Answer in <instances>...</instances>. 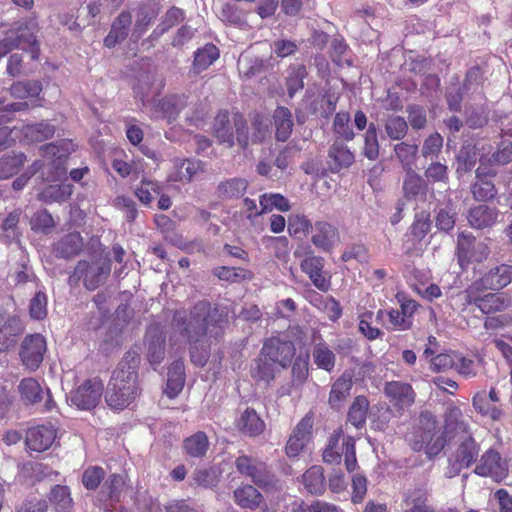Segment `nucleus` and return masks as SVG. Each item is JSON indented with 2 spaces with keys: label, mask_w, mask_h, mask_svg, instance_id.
I'll return each mask as SVG.
<instances>
[{
  "label": "nucleus",
  "mask_w": 512,
  "mask_h": 512,
  "mask_svg": "<svg viewBox=\"0 0 512 512\" xmlns=\"http://www.w3.org/2000/svg\"><path fill=\"white\" fill-rule=\"evenodd\" d=\"M173 322L176 330L191 344V361L202 367L209 356L208 341L220 334L227 319L222 318L217 308H211L208 302L203 301L197 303L189 315L185 311H177Z\"/></svg>",
  "instance_id": "f257e3e1"
},
{
  "label": "nucleus",
  "mask_w": 512,
  "mask_h": 512,
  "mask_svg": "<svg viewBox=\"0 0 512 512\" xmlns=\"http://www.w3.org/2000/svg\"><path fill=\"white\" fill-rule=\"evenodd\" d=\"M140 360L138 350H129L113 372L105 396L108 406L112 409L123 410L137 397V371Z\"/></svg>",
  "instance_id": "f03ea898"
},
{
  "label": "nucleus",
  "mask_w": 512,
  "mask_h": 512,
  "mask_svg": "<svg viewBox=\"0 0 512 512\" xmlns=\"http://www.w3.org/2000/svg\"><path fill=\"white\" fill-rule=\"evenodd\" d=\"M485 142L478 141L474 145L466 143L458 153V170H470L477 162L481 165L476 170L477 181L472 187V193L475 199L486 201L496 195V190L491 178L495 175V171L484 165L486 151Z\"/></svg>",
  "instance_id": "7ed1b4c3"
},
{
  "label": "nucleus",
  "mask_w": 512,
  "mask_h": 512,
  "mask_svg": "<svg viewBox=\"0 0 512 512\" xmlns=\"http://www.w3.org/2000/svg\"><path fill=\"white\" fill-rule=\"evenodd\" d=\"M405 441L412 450L423 451L429 458L438 455L446 445L445 433L430 412H422L414 420L405 435Z\"/></svg>",
  "instance_id": "20e7f679"
},
{
  "label": "nucleus",
  "mask_w": 512,
  "mask_h": 512,
  "mask_svg": "<svg viewBox=\"0 0 512 512\" xmlns=\"http://www.w3.org/2000/svg\"><path fill=\"white\" fill-rule=\"evenodd\" d=\"M447 433L461 434L459 446L455 452V460L464 467H469L479 454V446L468 431V424L464 421L460 408L451 406L447 409L445 418Z\"/></svg>",
  "instance_id": "39448f33"
},
{
  "label": "nucleus",
  "mask_w": 512,
  "mask_h": 512,
  "mask_svg": "<svg viewBox=\"0 0 512 512\" xmlns=\"http://www.w3.org/2000/svg\"><path fill=\"white\" fill-rule=\"evenodd\" d=\"M37 31L38 24L35 19L30 18L14 23L6 37L0 41V59L14 48L30 49L31 57L36 59L39 52L36 40Z\"/></svg>",
  "instance_id": "423d86ee"
},
{
  "label": "nucleus",
  "mask_w": 512,
  "mask_h": 512,
  "mask_svg": "<svg viewBox=\"0 0 512 512\" xmlns=\"http://www.w3.org/2000/svg\"><path fill=\"white\" fill-rule=\"evenodd\" d=\"M45 155L54 156L55 159L48 161L47 163L40 165L38 162H35L29 171L24 172L22 175L17 177L13 183L12 187L14 190H21L25 187L30 177L40 168L43 167V175H45L46 180L50 182H57L66 179V159L63 154L57 155L56 146L54 144H49L45 146Z\"/></svg>",
  "instance_id": "0eeeda50"
},
{
  "label": "nucleus",
  "mask_w": 512,
  "mask_h": 512,
  "mask_svg": "<svg viewBox=\"0 0 512 512\" xmlns=\"http://www.w3.org/2000/svg\"><path fill=\"white\" fill-rule=\"evenodd\" d=\"M344 456L346 469L351 472L357 466L355 440L353 437H342V430H335L330 436L323 452V460L329 464H339Z\"/></svg>",
  "instance_id": "6e6552de"
},
{
  "label": "nucleus",
  "mask_w": 512,
  "mask_h": 512,
  "mask_svg": "<svg viewBox=\"0 0 512 512\" xmlns=\"http://www.w3.org/2000/svg\"><path fill=\"white\" fill-rule=\"evenodd\" d=\"M488 255L489 248L484 241H477L471 233L462 232L458 235L456 256L462 269L483 262Z\"/></svg>",
  "instance_id": "1a4fd4ad"
},
{
  "label": "nucleus",
  "mask_w": 512,
  "mask_h": 512,
  "mask_svg": "<svg viewBox=\"0 0 512 512\" xmlns=\"http://www.w3.org/2000/svg\"><path fill=\"white\" fill-rule=\"evenodd\" d=\"M103 390L104 384L100 379H88L72 390L67 400L78 409L91 410L101 401Z\"/></svg>",
  "instance_id": "9d476101"
},
{
  "label": "nucleus",
  "mask_w": 512,
  "mask_h": 512,
  "mask_svg": "<svg viewBox=\"0 0 512 512\" xmlns=\"http://www.w3.org/2000/svg\"><path fill=\"white\" fill-rule=\"evenodd\" d=\"M47 351V343L41 334L27 335L19 349V357L22 365L29 371H36Z\"/></svg>",
  "instance_id": "9b49d317"
},
{
  "label": "nucleus",
  "mask_w": 512,
  "mask_h": 512,
  "mask_svg": "<svg viewBox=\"0 0 512 512\" xmlns=\"http://www.w3.org/2000/svg\"><path fill=\"white\" fill-rule=\"evenodd\" d=\"M110 270V263L105 260L94 262L92 264H89L86 261H80L77 264L73 275L70 277V281H73L75 278H83L85 287L89 290H95L105 281Z\"/></svg>",
  "instance_id": "f8f14e48"
},
{
  "label": "nucleus",
  "mask_w": 512,
  "mask_h": 512,
  "mask_svg": "<svg viewBox=\"0 0 512 512\" xmlns=\"http://www.w3.org/2000/svg\"><path fill=\"white\" fill-rule=\"evenodd\" d=\"M474 472L479 476L490 477L499 482L507 476L508 468L506 463L502 461L500 454L493 449H489L477 462Z\"/></svg>",
  "instance_id": "ddd939ff"
},
{
  "label": "nucleus",
  "mask_w": 512,
  "mask_h": 512,
  "mask_svg": "<svg viewBox=\"0 0 512 512\" xmlns=\"http://www.w3.org/2000/svg\"><path fill=\"white\" fill-rule=\"evenodd\" d=\"M261 352L282 368H287L295 355V346L291 341L270 338L264 343Z\"/></svg>",
  "instance_id": "4468645a"
},
{
  "label": "nucleus",
  "mask_w": 512,
  "mask_h": 512,
  "mask_svg": "<svg viewBox=\"0 0 512 512\" xmlns=\"http://www.w3.org/2000/svg\"><path fill=\"white\" fill-rule=\"evenodd\" d=\"M57 437V430L54 425L42 424L30 428L26 435V445L32 451L43 452L48 450Z\"/></svg>",
  "instance_id": "2eb2a0df"
},
{
  "label": "nucleus",
  "mask_w": 512,
  "mask_h": 512,
  "mask_svg": "<svg viewBox=\"0 0 512 512\" xmlns=\"http://www.w3.org/2000/svg\"><path fill=\"white\" fill-rule=\"evenodd\" d=\"M235 465L241 474L250 477L256 485L267 487L271 483L266 465L263 462L248 456H240L236 459Z\"/></svg>",
  "instance_id": "dca6fc26"
},
{
  "label": "nucleus",
  "mask_w": 512,
  "mask_h": 512,
  "mask_svg": "<svg viewBox=\"0 0 512 512\" xmlns=\"http://www.w3.org/2000/svg\"><path fill=\"white\" fill-rule=\"evenodd\" d=\"M384 393L389 401L399 409L411 406L415 401V393L411 385L400 381L387 382Z\"/></svg>",
  "instance_id": "f3484780"
},
{
  "label": "nucleus",
  "mask_w": 512,
  "mask_h": 512,
  "mask_svg": "<svg viewBox=\"0 0 512 512\" xmlns=\"http://www.w3.org/2000/svg\"><path fill=\"white\" fill-rule=\"evenodd\" d=\"M312 243L323 251L332 250L340 241L338 230L327 222H316L312 228Z\"/></svg>",
  "instance_id": "a211bd4d"
},
{
  "label": "nucleus",
  "mask_w": 512,
  "mask_h": 512,
  "mask_svg": "<svg viewBox=\"0 0 512 512\" xmlns=\"http://www.w3.org/2000/svg\"><path fill=\"white\" fill-rule=\"evenodd\" d=\"M499 216V210L494 206L480 204L470 209L467 220L475 229H484L493 226Z\"/></svg>",
  "instance_id": "6ab92c4d"
},
{
  "label": "nucleus",
  "mask_w": 512,
  "mask_h": 512,
  "mask_svg": "<svg viewBox=\"0 0 512 512\" xmlns=\"http://www.w3.org/2000/svg\"><path fill=\"white\" fill-rule=\"evenodd\" d=\"M164 341L158 327H149L146 333L147 360L153 367L158 366L164 359Z\"/></svg>",
  "instance_id": "aec40b11"
},
{
  "label": "nucleus",
  "mask_w": 512,
  "mask_h": 512,
  "mask_svg": "<svg viewBox=\"0 0 512 512\" xmlns=\"http://www.w3.org/2000/svg\"><path fill=\"white\" fill-rule=\"evenodd\" d=\"M203 171L204 165L199 160H176L174 170L169 174V180L189 182Z\"/></svg>",
  "instance_id": "412c9836"
},
{
  "label": "nucleus",
  "mask_w": 512,
  "mask_h": 512,
  "mask_svg": "<svg viewBox=\"0 0 512 512\" xmlns=\"http://www.w3.org/2000/svg\"><path fill=\"white\" fill-rule=\"evenodd\" d=\"M186 105L184 95H173L163 98L156 106L155 117L166 119L169 123L176 119Z\"/></svg>",
  "instance_id": "4be33fe9"
},
{
  "label": "nucleus",
  "mask_w": 512,
  "mask_h": 512,
  "mask_svg": "<svg viewBox=\"0 0 512 512\" xmlns=\"http://www.w3.org/2000/svg\"><path fill=\"white\" fill-rule=\"evenodd\" d=\"M486 289L498 290L512 282V266L502 264L496 266L482 278Z\"/></svg>",
  "instance_id": "5701e85b"
},
{
  "label": "nucleus",
  "mask_w": 512,
  "mask_h": 512,
  "mask_svg": "<svg viewBox=\"0 0 512 512\" xmlns=\"http://www.w3.org/2000/svg\"><path fill=\"white\" fill-rule=\"evenodd\" d=\"M283 369L280 364L267 358L260 352L259 358L255 361L254 366L251 368V375L253 378L269 383L272 381L276 374Z\"/></svg>",
  "instance_id": "b1692460"
},
{
  "label": "nucleus",
  "mask_w": 512,
  "mask_h": 512,
  "mask_svg": "<svg viewBox=\"0 0 512 512\" xmlns=\"http://www.w3.org/2000/svg\"><path fill=\"white\" fill-rule=\"evenodd\" d=\"M185 382L184 363L177 360L168 369L165 393L169 398L176 397L183 389Z\"/></svg>",
  "instance_id": "393cba45"
},
{
  "label": "nucleus",
  "mask_w": 512,
  "mask_h": 512,
  "mask_svg": "<svg viewBox=\"0 0 512 512\" xmlns=\"http://www.w3.org/2000/svg\"><path fill=\"white\" fill-rule=\"evenodd\" d=\"M237 427L249 436H256L264 431L265 423L255 410L246 409L237 420Z\"/></svg>",
  "instance_id": "a878e982"
},
{
  "label": "nucleus",
  "mask_w": 512,
  "mask_h": 512,
  "mask_svg": "<svg viewBox=\"0 0 512 512\" xmlns=\"http://www.w3.org/2000/svg\"><path fill=\"white\" fill-rule=\"evenodd\" d=\"M353 385L352 375L343 373L332 385L329 395V403L332 407L338 408L347 398Z\"/></svg>",
  "instance_id": "bb28decb"
},
{
  "label": "nucleus",
  "mask_w": 512,
  "mask_h": 512,
  "mask_svg": "<svg viewBox=\"0 0 512 512\" xmlns=\"http://www.w3.org/2000/svg\"><path fill=\"white\" fill-rule=\"evenodd\" d=\"M426 502L427 491L423 488H415L405 495L403 512H433V508Z\"/></svg>",
  "instance_id": "cd10ccee"
},
{
  "label": "nucleus",
  "mask_w": 512,
  "mask_h": 512,
  "mask_svg": "<svg viewBox=\"0 0 512 512\" xmlns=\"http://www.w3.org/2000/svg\"><path fill=\"white\" fill-rule=\"evenodd\" d=\"M234 500L241 508L256 509L261 501V493L251 485H243L235 489Z\"/></svg>",
  "instance_id": "c85d7f7f"
},
{
  "label": "nucleus",
  "mask_w": 512,
  "mask_h": 512,
  "mask_svg": "<svg viewBox=\"0 0 512 512\" xmlns=\"http://www.w3.org/2000/svg\"><path fill=\"white\" fill-rule=\"evenodd\" d=\"M302 483L307 492L311 494H321L326 487L323 468L321 466H312L302 476Z\"/></svg>",
  "instance_id": "c756f323"
},
{
  "label": "nucleus",
  "mask_w": 512,
  "mask_h": 512,
  "mask_svg": "<svg viewBox=\"0 0 512 512\" xmlns=\"http://www.w3.org/2000/svg\"><path fill=\"white\" fill-rule=\"evenodd\" d=\"M273 119L276 128V138L279 141H286L293 128L291 112L285 107H278L274 112Z\"/></svg>",
  "instance_id": "7c9ffc66"
},
{
  "label": "nucleus",
  "mask_w": 512,
  "mask_h": 512,
  "mask_svg": "<svg viewBox=\"0 0 512 512\" xmlns=\"http://www.w3.org/2000/svg\"><path fill=\"white\" fill-rule=\"evenodd\" d=\"M260 212L267 213L273 210L287 212L291 209L289 200L279 193H264L259 197Z\"/></svg>",
  "instance_id": "2f4dec72"
},
{
  "label": "nucleus",
  "mask_w": 512,
  "mask_h": 512,
  "mask_svg": "<svg viewBox=\"0 0 512 512\" xmlns=\"http://www.w3.org/2000/svg\"><path fill=\"white\" fill-rule=\"evenodd\" d=\"M376 319L383 322L389 329L393 330H407L411 327V320L405 318L399 310H379Z\"/></svg>",
  "instance_id": "473e14b6"
},
{
  "label": "nucleus",
  "mask_w": 512,
  "mask_h": 512,
  "mask_svg": "<svg viewBox=\"0 0 512 512\" xmlns=\"http://www.w3.org/2000/svg\"><path fill=\"white\" fill-rule=\"evenodd\" d=\"M21 399L29 404L39 402L42 399L43 389L39 382L31 377L24 378L18 385Z\"/></svg>",
  "instance_id": "72a5a7b5"
},
{
  "label": "nucleus",
  "mask_w": 512,
  "mask_h": 512,
  "mask_svg": "<svg viewBox=\"0 0 512 512\" xmlns=\"http://www.w3.org/2000/svg\"><path fill=\"white\" fill-rule=\"evenodd\" d=\"M25 156L23 153H13L3 156L0 159V180H5L20 170L24 165Z\"/></svg>",
  "instance_id": "f704fd0d"
},
{
  "label": "nucleus",
  "mask_w": 512,
  "mask_h": 512,
  "mask_svg": "<svg viewBox=\"0 0 512 512\" xmlns=\"http://www.w3.org/2000/svg\"><path fill=\"white\" fill-rule=\"evenodd\" d=\"M473 406L478 413L491 420H498L502 415L501 409L489 401L485 391L475 394L473 397Z\"/></svg>",
  "instance_id": "c9c22d12"
},
{
  "label": "nucleus",
  "mask_w": 512,
  "mask_h": 512,
  "mask_svg": "<svg viewBox=\"0 0 512 512\" xmlns=\"http://www.w3.org/2000/svg\"><path fill=\"white\" fill-rule=\"evenodd\" d=\"M482 287H485L482 280L480 282H475L464 291L463 296L468 304L475 303L482 311H485V303H494L499 299V297L490 293L482 297L480 294Z\"/></svg>",
  "instance_id": "e433bc0d"
},
{
  "label": "nucleus",
  "mask_w": 512,
  "mask_h": 512,
  "mask_svg": "<svg viewBox=\"0 0 512 512\" xmlns=\"http://www.w3.org/2000/svg\"><path fill=\"white\" fill-rule=\"evenodd\" d=\"M214 135L220 143L231 147L234 144L233 128L230 126L228 114H219L214 121Z\"/></svg>",
  "instance_id": "4c0bfd02"
},
{
  "label": "nucleus",
  "mask_w": 512,
  "mask_h": 512,
  "mask_svg": "<svg viewBox=\"0 0 512 512\" xmlns=\"http://www.w3.org/2000/svg\"><path fill=\"white\" fill-rule=\"evenodd\" d=\"M368 408L369 402L366 397H356L349 409L348 421L356 428L362 427L366 422Z\"/></svg>",
  "instance_id": "58836bf2"
},
{
  "label": "nucleus",
  "mask_w": 512,
  "mask_h": 512,
  "mask_svg": "<svg viewBox=\"0 0 512 512\" xmlns=\"http://www.w3.org/2000/svg\"><path fill=\"white\" fill-rule=\"evenodd\" d=\"M209 441L205 433L197 432L184 441V449L191 457H202L206 454Z\"/></svg>",
  "instance_id": "ea45409f"
},
{
  "label": "nucleus",
  "mask_w": 512,
  "mask_h": 512,
  "mask_svg": "<svg viewBox=\"0 0 512 512\" xmlns=\"http://www.w3.org/2000/svg\"><path fill=\"white\" fill-rule=\"evenodd\" d=\"M219 57V50L215 45L208 44L195 53L194 70L197 73L207 69Z\"/></svg>",
  "instance_id": "a19ab883"
},
{
  "label": "nucleus",
  "mask_w": 512,
  "mask_h": 512,
  "mask_svg": "<svg viewBox=\"0 0 512 512\" xmlns=\"http://www.w3.org/2000/svg\"><path fill=\"white\" fill-rule=\"evenodd\" d=\"M82 247V238L78 233H70L56 244V254L68 258L79 252Z\"/></svg>",
  "instance_id": "79ce46f5"
},
{
  "label": "nucleus",
  "mask_w": 512,
  "mask_h": 512,
  "mask_svg": "<svg viewBox=\"0 0 512 512\" xmlns=\"http://www.w3.org/2000/svg\"><path fill=\"white\" fill-rule=\"evenodd\" d=\"M71 194V184H51L41 192V198L45 202H60L68 199L71 196Z\"/></svg>",
  "instance_id": "37998d69"
},
{
  "label": "nucleus",
  "mask_w": 512,
  "mask_h": 512,
  "mask_svg": "<svg viewBox=\"0 0 512 512\" xmlns=\"http://www.w3.org/2000/svg\"><path fill=\"white\" fill-rule=\"evenodd\" d=\"M313 359L318 368L328 372L335 366V354L326 344H317L314 347Z\"/></svg>",
  "instance_id": "c03bdc74"
},
{
  "label": "nucleus",
  "mask_w": 512,
  "mask_h": 512,
  "mask_svg": "<svg viewBox=\"0 0 512 512\" xmlns=\"http://www.w3.org/2000/svg\"><path fill=\"white\" fill-rule=\"evenodd\" d=\"M41 90L39 81H18L11 86L10 93L14 98L25 99L38 96Z\"/></svg>",
  "instance_id": "a18cd8bd"
},
{
  "label": "nucleus",
  "mask_w": 512,
  "mask_h": 512,
  "mask_svg": "<svg viewBox=\"0 0 512 512\" xmlns=\"http://www.w3.org/2000/svg\"><path fill=\"white\" fill-rule=\"evenodd\" d=\"M403 189L408 198H416L422 196L424 193L425 187L423 180L412 168H408L406 171Z\"/></svg>",
  "instance_id": "49530a36"
},
{
  "label": "nucleus",
  "mask_w": 512,
  "mask_h": 512,
  "mask_svg": "<svg viewBox=\"0 0 512 512\" xmlns=\"http://www.w3.org/2000/svg\"><path fill=\"white\" fill-rule=\"evenodd\" d=\"M248 183L246 180L241 178H233L221 182L218 186V191L220 195L227 198H234L242 196L246 189Z\"/></svg>",
  "instance_id": "de8ad7c7"
},
{
  "label": "nucleus",
  "mask_w": 512,
  "mask_h": 512,
  "mask_svg": "<svg viewBox=\"0 0 512 512\" xmlns=\"http://www.w3.org/2000/svg\"><path fill=\"white\" fill-rule=\"evenodd\" d=\"M160 193L161 190L158 183L145 179L141 181L140 185L135 191V195L144 205L150 204L154 197L160 195Z\"/></svg>",
  "instance_id": "09e8293b"
},
{
  "label": "nucleus",
  "mask_w": 512,
  "mask_h": 512,
  "mask_svg": "<svg viewBox=\"0 0 512 512\" xmlns=\"http://www.w3.org/2000/svg\"><path fill=\"white\" fill-rule=\"evenodd\" d=\"M287 227L291 236L306 235L313 228L309 219L299 213L289 216Z\"/></svg>",
  "instance_id": "8fccbe9b"
},
{
  "label": "nucleus",
  "mask_w": 512,
  "mask_h": 512,
  "mask_svg": "<svg viewBox=\"0 0 512 512\" xmlns=\"http://www.w3.org/2000/svg\"><path fill=\"white\" fill-rule=\"evenodd\" d=\"M363 153L370 160H375L379 155L377 130L374 124H370L365 133Z\"/></svg>",
  "instance_id": "3c124183"
},
{
  "label": "nucleus",
  "mask_w": 512,
  "mask_h": 512,
  "mask_svg": "<svg viewBox=\"0 0 512 512\" xmlns=\"http://www.w3.org/2000/svg\"><path fill=\"white\" fill-rule=\"evenodd\" d=\"M407 129L405 119L399 116H391L385 123L386 133L393 140L402 139L406 135Z\"/></svg>",
  "instance_id": "603ef678"
},
{
  "label": "nucleus",
  "mask_w": 512,
  "mask_h": 512,
  "mask_svg": "<svg viewBox=\"0 0 512 512\" xmlns=\"http://www.w3.org/2000/svg\"><path fill=\"white\" fill-rule=\"evenodd\" d=\"M330 158L334 159L337 168L348 167L354 162V155L342 144L335 143L329 151Z\"/></svg>",
  "instance_id": "864d4df0"
},
{
  "label": "nucleus",
  "mask_w": 512,
  "mask_h": 512,
  "mask_svg": "<svg viewBox=\"0 0 512 512\" xmlns=\"http://www.w3.org/2000/svg\"><path fill=\"white\" fill-rule=\"evenodd\" d=\"M55 130L52 125L46 122L28 125L25 135L30 137L32 141H44L53 136Z\"/></svg>",
  "instance_id": "5fc2aeb1"
},
{
  "label": "nucleus",
  "mask_w": 512,
  "mask_h": 512,
  "mask_svg": "<svg viewBox=\"0 0 512 512\" xmlns=\"http://www.w3.org/2000/svg\"><path fill=\"white\" fill-rule=\"evenodd\" d=\"M306 74L305 67L303 65H297L291 67L287 77V89L290 97L303 88V78Z\"/></svg>",
  "instance_id": "6e6d98bb"
},
{
  "label": "nucleus",
  "mask_w": 512,
  "mask_h": 512,
  "mask_svg": "<svg viewBox=\"0 0 512 512\" xmlns=\"http://www.w3.org/2000/svg\"><path fill=\"white\" fill-rule=\"evenodd\" d=\"M50 500L59 511H67L72 505V498L66 486H55L51 490Z\"/></svg>",
  "instance_id": "4d7b16f0"
},
{
  "label": "nucleus",
  "mask_w": 512,
  "mask_h": 512,
  "mask_svg": "<svg viewBox=\"0 0 512 512\" xmlns=\"http://www.w3.org/2000/svg\"><path fill=\"white\" fill-rule=\"evenodd\" d=\"M220 19L240 27L246 24L245 14L242 11H239L238 8L232 4H225L222 6Z\"/></svg>",
  "instance_id": "13d9d810"
},
{
  "label": "nucleus",
  "mask_w": 512,
  "mask_h": 512,
  "mask_svg": "<svg viewBox=\"0 0 512 512\" xmlns=\"http://www.w3.org/2000/svg\"><path fill=\"white\" fill-rule=\"evenodd\" d=\"M417 151V145H411L404 142L395 146V153L399 160L402 162L406 171L408 168H412V164L415 160Z\"/></svg>",
  "instance_id": "bf43d9fd"
},
{
  "label": "nucleus",
  "mask_w": 512,
  "mask_h": 512,
  "mask_svg": "<svg viewBox=\"0 0 512 512\" xmlns=\"http://www.w3.org/2000/svg\"><path fill=\"white\" fill-rule=\"evenodd\" d=\"M29 313L36 320H42L47 316V296L43 292H37L31 299Z\"/></svg>",
  "instance_id": "052dcab7"
},
{
  "label": "nucleus",
  "mask_w": 512,
  "mask_h": 512,
  "mask_svg": "<svg viewBox=\"0 0 512 512\" xmlns=\"http://www.w3.org/2000/svg\"><path fill=\"white\" fill-rule=\"evenodd\" d=\"M350 115L347 112L337 113L334 118L335 132L345 140L354 138L353 131L349 128Z\"/></svg>",
  "instance_id": "680f3d73"
},
{
  "label": "nucleus",
  "mask_w": 512,
  "mask_h": 512,
  "mask_svg": "<svg viewBox=\"0 0 512 512\" xmlns=\"http://www.w3.org/2000/svg\"><path fill=\"white\" fill-rule=\"evenodd\" d=\"M456 353L454 351L440 353L431 359V367L435 371H445L454 368L456 359Z\"/></svg>",
  "instance_id": "e2e57ef3"
},
{
  "label": "nucleus",
  "mask_w": 512,
  "mask_h": 512,
  "mask_svg": "<svg viewBox=\"0 0 512 512\" xmlns=\"http://www.w3.org/2000/svg\"><path fill=\"white\" fill-rule=\"evenodd\" d=\"M313 426V417L310 414L305 415L296 425L291 436H296L300 441L308 443L311 438Z\"/></svg>",
  "instance_id": "0e129e2a"
},
{
  "label": "nucleus",
  "mask_w": 512,
  "mask_h": 512,
  "mask_svg": "<svg viewBox=\"0 0 512 512\" xmlns=\"http://www.w3.org/2000/svg\"><path fill=\"white\" fill-rule=\"evenodd\" d=\"M373 313L365 312L361 315L359 321V330L370 340L378 338L381 331L377 327L372 326Z\"/></svg>",
  "instance_id": "69168bd1"
},
{
  "label": "nucleus",
  "mask_w": 512,
  "mask_h": 512,
  "mask_svg": "<svg viewBox=\"0 0 512 512\" xmlns=\"http://www.w3.org/2000/svg\"><path fill=\"white\" fill-rule=\"evenodd\" d=\"M487 160L497 164L509 163L512 160V143L510 141H502L491 158Z\"/></svg>",
  "instance_id": "338daca9"
},
{
  "label": "nucleus",
  "mask_w": 512,
  "mask_h": 512,
  "mask_svg": "<svg viewBox=\"0 0 512 512\" xmlns=\"http://www.w3.org/2000/svg\"><path fill=\"white\" fill-rule=\"evenodd\" d=\"M104 470L100 467H91L85 470L82 482L87 489H95L104 478Z\"/></svg>",
  "instance_id": "774afa93"
}]
</instances>
